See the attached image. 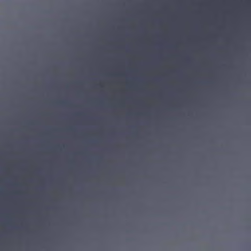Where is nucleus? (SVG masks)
<instances>
[{
	"mask_svg": "<svg viewBox=\"0 0 251 251\" xmlns=\"http://www.w3.org/2000/svg\"><path fill=\"white\" fill-rule=\"evenodd\" d=\"M14 128H13V132ZM12 158V214H16V140L13 135Z\"/></svg>",
	"mask_w": 251,
	"mask_h": 251,
	"instance_id": "f257e3e1",
	"label": "nucleus"
},
{
	"mask_svg": "<svg viewBox=\"0 0 251 251\" xmlns=\"http://www.w3.org/2000/svg\"><path fill=\"white\" fill-rule=\"evenodd\" d=\"M12 230H13V246H14V236L16 235V214H12ZM14 251V247H13Z\"/></svg>",
	"mask_w": 251,
	"mask_h": 251,
	"instance_id": "f03ea898",
	"label": "nucleus"
}]
</instances>
